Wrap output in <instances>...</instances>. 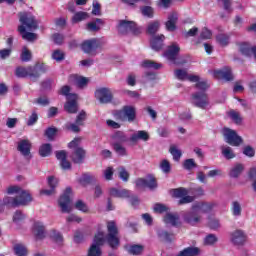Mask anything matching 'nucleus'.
Instances as JSON below:
<instances>
[{
    "label": "nucleus",
    "mask_w": 256,
    "mask_h": 256,
    "mask_svg": "<svg viewBox=\"0 0 256 256\" xmlns=\"http://www.w3.org/2000/svg\"><path fill=\"white\" fill-rule=\"evenodd\" d=\"M79 145H81V137L74 138L68 144V149H73L70 158L76 165H81V163L85 161V157L87 155V151L83 149V147H80Z\"/></svg>",
    "instance_id": "obj_1"
},
{
    "label": "nucleus",
    "mask_w": 256,
    "mask_h": 256,
    "mask_svg": "<svg viewBox=\"0 0 256 256\" xmlns=\"http://www.w3.org/2000/svg\"><path fill=\"white\" fill-rule=\"evenodd\" d=\"M113 116L116 121L133 123L137 119V108L135 106L125 105L122 109L114 111Z\"/></svg>",
    "instance_id": "obj_2"
},
{
    "label": "nucleus",
    "mask_w": 256,
    "mask_h": 256,
    "mask_svg": "<svg viewBox=\"0 0 256 256\" xmlns=\"http://www.w3.org/2000/svg\"><path fill=\"white\" fill-rule=\"evenodd\" d=\"M107 231V245L111 249H119V245H121V239L119 238V228H117V224L115 223V221L107 222Z\"/></svg>",
    "instance_id": "obj_3"
},
{
    "label": "nucleus",
    "mask_w": 256,
    "mask_h": 256,
    "mask_svg": "<svg viewBox=\"0 0 256 256\" xmlns=\"http://www.w3.org/2000/svg\"><path fill=\"white\" fill-rule=\"evenodd\" d=\"M33 201L31 194L27 191H22L19 196L12 198V197H5L3 199L4 207H19L21 205H29Z\"/></svg>",
    "instance_id": "obj_4"
},
{
    "label": "nucleus",
    "mask_w": 256,
    "mask_h": 256,
    "mask_svg": "<svg viewBox=\"0 0 256 256\" xmlns=\"http://www.w3.org/2000/svg\"><path fill=\"white\" fill-rule=\"evenodd\" d=\"M19 22L21 23L19 27H24L28 31H37L39 29V21L29 12H20Z\"/></svg>",
    "instance_id": "obj_5"
},
{
    "label": "nucleus",
    "mask_w": 256,
    "mask_h": 256,
    "mask_svg": "<svg viewBox=\"0 0 256 256\" xmlns=\"http://www.w3.org/2000/svg\"><path fill=\"white\" fill-rule=\"evenodd\" d=\"M117 29L121 35H127V33L140 35L141 33V28L137 26V23L129 20H120Z\"/></svg>",
    "instance_id": "obj_6"
},
{
    "label": "nucleus",
    "mask_w": 256,
    "mask_h": 256,
    "mask_svg": "<svg viewBox=\"0 0 256 256\" xmlns=\"http://www.w3.org/2000/svg\"><path fill=\"white\" fill-rule=\"evenodd\" d=\"M181 53V47L177 42L172 43L169 45L164 52V57L171 61V63H174V65H185L186 61L183 62H177V56Z\"/></svg>",
    "instance_id": "obj_7"
},
{
    "label": "nucleus",
    "mask_w": 256,
    "mask_h": 256,
    "mask_svg": "<svg viewBox=\"0 0 256 256\" xmlns=\"http://www.w3.org/2000/svg\"><path fill=\"white\" fill-rule=\"evenodd\" d=\"M223 136L226 143H228V145H231L232 147H240V145H243V138L239 136V134H237V131L233 129L224 128Z\"/></svg>",
    "instance_id": "obj_8"
},
{
    "label": "nucleus",
    "mask_w": 256,
    "mask_h": 256,
    "mask_svg": "<svg viewBox=\"0 0 256 256\" xmlns=\"http://www.w3.org/2000/svg\"><path fill=\"white\" fill-rule=\"evenodd\" d=\"M136 189L148 188L150 191L157 189V178L153 174H148L146 178H138L135 180Z\"/></svg>",
    "instance_id": "obj_9"
},
{
    "label": "nucleus",
    "mask_w": 256,
    "mask_h": 256,
    "mask_svg": "<svg viewBox=\"0 0 256 256\" xmlns=\"http://www.w3.org/2000/svg\"><path fill=\"white\" fill-rule=\"evenodd\" d=\"M81 49L87 55H91L92 57H95V55H97V49H101V41L95 38L86 40L82 42Z\"/></svg>",
    "instance_id": "obj_10"
},
{
    "label": "nucleus",
    "mask_w": 256,
    "mask_h": 256,
    "mask_svg": "<svg viewBox=\"0 0 256 256\" xmlns=\"http://www.w3.org/2000/svg\"><path fill=\"white\" fill-rule=\"evenodd\" d=\"M49 67L45 63H36L34 66H28V77L37 81L41 75L47 73Z\"/></svg>",
    "instance_id": "obj_11"
},
{
    "label": "nucleus",
    "mask_w": 256,
    "mask_h": 256,
    "mask_svg": "<svg viewBox=\"0 0 256 256\" xmlns=\"http://www.w3.org/2000/svg\"><path fill=\"white\" fill-rule=\"evenodd\" d=\"M71 187H67L64 190L63 195L60 196L58 200L59 207L62 211V213H71Z\"/></svg>",
    "instance_id": "obj_12"
},
{
    "label": "nucleus",
    "mask_w": 256,
    "mask_h": 256,
    "mask_svg": "<svg viewBox=\"0 0 256 256\" xmlns=\"http://www.w3.org/2000/svg\"><path fill=\"white\" fill-rule=\"evenodd\" d=\"M94 95L101 105H107L113 101V92L109 88H99L95 91Z\"/></svg>",
    "instance_id": "obj_13"
},
{
    "label": "nucleus",
    "mask_w": 256,
    "mask_h": 256,
    "mask_svg": "<svg viewBox=\"0 0 256 256\" xmlns=\"http://www.w3.org/2000/svg\"><path fill=\"white\" fill-rule=\"evenodd\" d=\"M193 105L198 109H207L209 107V96L205 92H196L192 94Z\"/></svg>",
    "instance_id": "obj_14"
},
{
    "label": "nucleus",
    "mask_w": 256,
    "mask_h": 256,
    "mask_svg": "<svg viewBox=\"0 0 256 256\" xmlns=\"http://www.w3.org/2000/svg\"><path fill=\"white\" fill-rule=\"evenodd\" d=\"M214 77L215 79H221L222 81L231 82L235 77L233 76V70H231V67L225 66L222 69L215 70L214 71Z\"/></svg>",
    "instance_id": "obj_15"
},
{
    "label": "nucleus",
    "mask_w": 256,
    "mask_h": 256,
    "mask_svg": "<svg viewBox=\"0 0 256 256\" xmlns=\"http://www.w3.org/2000/svg\"><path fill=\"white\" fill-rule=\"evenodd\" d=\"M215 207L217 204L214 202H195L192 204V211H198V214L211 213Z\"/></svg>",
    "instance_id": "obj_16"
},
{
    "label": "nucleus",
    "mask_w": 256,
    "mask_h": 256,
    "mask_svg": "<svg viewBox=\"0 0 256 256\" xmlns=\"http://www.w3.org/2000/svg\"><path fill=\"white\" fill-rule=\"evenodd\" d=\"M64 110L70 115H75L79 111V104L77 103V94H71V98H68L64 104Z\"/></svg>",
    "instance_id": "obj_17"
},
{
    "label": "nucleus",
    "mask_w": 256,
    "mask_h": 256,
    "mask_svg": "<svg viewBox=\"0 0 256 256\" xmlns=\"http://www.w3.org/2000/svg\"><path fill=\"white\" fill-rule=\"evenodd\" d=\"M68 82L72 85H76L78 89H85L89 85V78L79 76L77 74H71L68 78Z\"/></svg>",
    "instance_id": "obj_18"
},
{
    "label": "nucleus",
    "mask_w": 256,
    "mask_h": 256,
    "mask_svg": "<svg viewBox=\"0 0 256 256\" xmlns=\"http://www.w3.org/2000/svg\"><path fill=\"white\" fill-rule=\"evenodd\" d=\"M184 221L185 223H188V225L195 226L197 223L201 222V215H199L197 210H193L192 206L191 211L184 214Z\"/></svg>",
    "instance_id": "obj_19"
},
{
    "label": "nucleus",
    "mask_w": 256,
    "mask_h": 256,
    "mask_svg": "<svg viewBox=\"0 0 256 256\" xmlns=\"http://www.w3.org/2000/svg\"><path fill=\"white\" fill-rule=\"evenodd\" d=\"M56 159L60 161V167L64 170L67 171L71 169V162L67 160V151L65 150H59L55 152Z\"/></svg>",
    "instance_id": "obj_20"
},
{
    "label": "nucleus",
    "mask_w": 256,
    "mask_h": 256,
    "mask_svg": "<svg viewBox=\"0 0 256 256\" xmlns=\"http://www.w3.org/2000/svg\"><path fill=\"white\" fill-rule=\"evenodd\" d=\"M149 139V132L145 130H139L137 133L131 135L130 143H132V145H137L139 141H149Z\"/></svg>",
    "instance_id": "obj_21"
},
{
    "label": "nucleus",
    "mask_w": 256,
    "mask_h": 256,
    "mask_svg": "<svg viewBox=\"0 0 256 256\" xmlns=\"http://www.w3.org/2000/svg\"><path fill=\"white\" fill-rule=\"evenodd\" d=\"M231 241L234 245H243L247 241V235L243 230H235L231 234Z\"/></svg>",
    "instance_id": "obj_22"
},
{
    "label": "nucleus",
    "mask_w": 256,
    "mask_h": 256,
    "mask_svg": "<svg viewBox=\"0 0 256 256\" xmlns=\"http://www.w3.org/2000/svg\"><path fill=\"white\" fill-rule=\"evenodd\" d=\"M18 151L23 155L24 157H29L31 155V141L28 139H23L18 142L17 146Z\"/></svg>",
    "instance_id": "obj_23"
},
{
    "label": "nucleus",
    "mask_w": 256,
    "mask_h": 256,
    "mask_svg": "<svg viewBox=\"0 0 256 256\" xmlns=\"http://www.w3.org/2000/svg\"><path fill=\"white\" fill-rule=\"evenodd\" d=\"M163 221L166 225H172V227H181V219L179 214L166 213Z\"/></svg>",
    "instance_id": "obj_24"
},
{
    "label": "nucleus",
    "mask_w": 256,
    "mask_h": 256,
    "mask_svg": "<svg viewBox=\"0 0 256 256\" xmlns=\"http://www.w3.org/2000/svg\"><path fill=\"white\" fill-rule=\"evenodd\" d=\"M18 32L20 33L22 39L24 41H28L29 43H33L39 38L37 33L27 32L24 26H18Z\"/></svg>",
    "instance_id": "obj_25"
},
{
    "label": "nucleus",
    "mask_w": 256,
    "mask_h": 256,
    "mask_svg": "<svg viewBox=\"0 0 256 256\" xmlns=\"http://www.w3.org/2000/svg\"><path fill=\"white\" fill-rule=\"evenodd\" d=\"M164 41H165V35L160 34V35L154 36L150 41L151 48L154 51H161V49H163L165 45Z\"/></svg>",
    "instance_id": "obj_26"
},
{
    "label": "nucleus",
    "mask_w": 256,
    "mask_h": 256,
    "mask_svg": "<svg viewBox=\"0 0 256 256\" xmlns=\"http://www.w3.org/2000/svg\"><path fill=\"white\" fill-rule=\"evenodd\" d=\"M177 21H179L177 14L176 13L170 14L168 16V20L165 22L166 31H169L170 33H173V31H177Z\"/></svg>",
    "instance_id": "obj_27"
},
{
    "label": "nucleus",
    "mask_w": 256,
    "mask_h": 256,
    "mask_svg": "<svg viewBox=\"0 0 256 256\" xmlns=\"http://www.w3.org/2000/svg\"><path fill=\"white\" fill-rule=\"evenodd\" d=\"M109 194L111 197H116L118 199H129L131 197V191L127 189L110 188Z\"/></svg>",
    "instance_id": "obj_28"
},
{
    "label": "nucleus",
    "mask_w": 256,
    "mask_h": 256,
    "mask_svg": "<svg viewBox=\"0 0 256 256\" xmlns=\"http://www.w3.org/2000/svg\"><path fill=\"white\" fill-rule=\"evenodd\" d=\"M240 52L242 55H245V57H251V55H253L256 61V46L251 47L249 44L243 43L240 45Z\"/></svg>",
    "instance_id": "obj_29"
},
{
    "label": "nucleus",
    "mask_w": 256,
    "mask_h": 256,
    "mask_svg": "<svg viewBox=\"0 0 256 256\" xmlns=\"http://www.w3.org/2000/svg\"><path fill=\"white\" fill-rule=\"evenodd\" d=\"M34 235L36 241H41L45 237V226L41 222L34 223Z\"/></svg>",
    "instance_id": "obj_30"
},
{
    "label": "nucleus",
    "mask_w": 256,
    "mask_h": 256,
    "mask_svg": "<svg viewBox=\"0 0 256 256\" xmlns=\"http://www.w3.org/2000/svg\"><path fill=\"white\" fill-rule=\"evenodd\" d=\"M48 185L50 187L49 190H43L42 193L44 195H54L55 189L57 188V185H59V180L55 178V176H49L48 177Z\"/></svg>",
    "instance_id": "obj_31"
},
{
    "label": "nucleus",
    "mask_w": 256,
    "mask_h": 256,
    "mask_svg": "<svg viewBox=\"0 0 256 256\" xmlns=\"http://www.w3.org/2000/svg\"><path fill=\"white\" fill-rule=\"evenodd\" d=\"M159 29H161V22H159V20H154L148 23L146 33L148 35H155Z\"/></svg>",
    "instance_id": "obj_32"
},
{
    "label": "nucleus",
    "mask_w": 256,
    "mask_h": 256,
    "mask_svg": "<svg viewBox=\"0 0 256 256\" xmlns=\"http://www.w3.org/2000/svg\"><path fill=\"white\" fill-rule=\"evenodd\" d=\"M93 241L94 243L92 245H96V247H103V245H105V242L107 241L105 232L98 230L97 233L94 235Z\"/></svg>",
    "instance_id": "obj_33"
},
{
    "label": "nucleus",
    "mask_w": 256,
    "mask_h": 256,
    "mask_svg": "<svg viewBox=\"0 0 256 256\" xmlns=\"http://www.w3.org/2000/svg\"><path fill=\"white\" fill-rule=\"evenodd\" d=\"M127 251L129 255H134V256L142 255L143 252L145 251V246L141 244H133L127 248Z\"/></svg>",
    "instance_id": "obj_34"
},
{
    "label": "nucleus",
    "mask_w": 256,
    "mask_h": 256,
    "mask_svg": "<svg viewBox=\"0 0 256 256\" xmlns=\"http://www.w3.org/2000/svg\"><path fill=\"white\" fill-rule=\"evenodd\" d=\"M38 153L40 157H50V155L53 153V146L49 143L42 144L39 147Z\"/></svg>",
    "instance_id": "obj_35"
},
{
    "label": "nucleus",
    "mask_w": 256,
    "mask_h": 256,
    "mask_svg": "<svg viewBox=\"0 0 256 256\" xmlns=\"http://www.w3.org/2000/svg\"><path fill=\"white\" fill-rule=\"evenodd\" d=\"M243 171H245V166L241 163H237L234 165V167L231 168L229 176L233 179H237V177H239Z\"/></svg>",
    "instance_id": "obj_36"
},
{
    "label": "nucleus",
    "mask_w": 256,
    "mask_h": 256,
    "mask_svg": "<svg viewBox=\"0 0 256 256\" xmlns=\"http://www.w3.org/2000/svg\"><path fill=\"white\" fill-rule=\"evenodd\" d=\"M157 235L159 239H162V241H165L166 243H173V240L175 239V234L169 233L165 230H159Z\"/></svg>",
    "instance_id": "obj_37"
},
{
    "label": "nucleus",
    "mask_w": 256,
    "mask_h": 256,
    "mask_svg": "<svg viewBox=\"0 0 256 256\" xmlns=\"http://www.w3.org/2000/svg\"><path fill=\"white\" fill-rule=\"evenodd\" d=\"M112 148L114 152L119 156V157H127V148L125 146L121 145L119 142H114L112 144Z\"/></svg>",
    "instance_id": "obj_38"
},
{
    "label": "nucleus",
    "mask_w": 256,
    "mask_h": 256,
    "mask_svg": "<svg viewBox=\"0 0 256 256\" xmlns=\"http://www.w3.org/2000/svg\"><path fill=\"white\" fill-rule=\"evenodd\" d=\"M112 139H114V141H118V143H127V141H130V138L127 137V134H125V132L121 131V130H117L113 136Z\"/></svg>",
    "instance_id": "obj_39"
},
{
    "label": "nucleus",
    "mask_w": 256,
    "mask_h": 256,
    "mask_svg": "<svg viewBox=\"0 0 256 256\" xmlns=\"http://www.w3.org/2000/svg\"><path fill=\"white\" fill-rule=\"evenodd\" d=\"M20 59L22 63H29L31 59H33V54L31 53V50L27 46H23L22 52L20 54Z\"/></svg>",
    "instance_id": "obj_40"
},
{
    "label": "nucleus",
    "mask_w": 256,
    "mask_h": 256,
    "mask_svg": "<svg viewBox=\"0 0 256 256\" xmlns=\"http://www.w3.org/2000/svg\"><path fill=\"white\" fill-rule=\"evenodd\" d=\"M230 39L231 36H229V34L219 33L216 35V42L219 43L221 47H227V45H229Z\"/></svg>",
    "instance_id": "obj_41"
},
{
    "label": "nucleus",
    "mask_w": 256,
    "mask_h": 256,
    "mask_svg": "<svg viewBox=\"0 0 256 256\" xmlns=\"http://www.w3.org/2000/svg\"><path fill=\"white\" fill-rule=\"evenodd\" d=\"M221 153L223 157H225L228 161L231 159H235L236 157L235 152H233V149L229 146H222Z\"/></svg>",
    "instance_id": "obj_42"
},
{
    "label": "nucleus",
    "mask_w": 256,
    "mask_h": 256,
    "mask_svg": "<svg viewBox=\"0 0 256 256\" xmlns=\"http://www.w3.org/2000/svg\"><path fill=\"white\" fill-rule=\"evenodd\" d=\"M15 75L18 79L29 77V67L18 66L15 70Z\"/></svg>",
    "instance_id": "obj_43"
},
{
    "label": "nucleus",
    "mask_w": 256,
    "mask_h": 256,
    "mask_svg": "<svg viewBox=\"0 0 256 256\" xmlns=\"http://www.w3.org/2000/svg\"><path fill=\"white\" fill-rule=\"evenodd\" d=\"M141 14L148 19H153L155 17V9L151 6H142L140 8Z\"/></svg>",
    "instance_id": "obj_44"
},
{
    "label": "nucleus",
    "mask_w": 256,
    "mask_h": 256,
    "mask_svg": "<svg viewBox=\"0 0 256 256\" xmlns=\"http://www.w3.org/2000/svg\"><path fill=\"white\" fill-rule=\"evenodd\" d=\"M124 5H128V7H137V3H144V5H150V0H120Z\"/></svg>",
    "instance_id": "obj_45"
},
{
    "label": "nucleus",
    "mask_w": 256,
    "mask_h": 256,
    "mask_svg": "<svg viewBox=\"0 0 256 256\" xmlns=\"http://www.w3.org/2000/svg\"><path fill=\"white\" fill-rule=\"evenodd\" d=\"M169 153L172 155L174 161H180L183 153L177 148V146H170Z\"/></svg>",
    "instance_id": "obj_46"
},
{
    "label": "nucleus",
    "mask_w": 256,
    "mask_h": 256,
    "mask_svg": "<svg viewBox=\"0 0 256 256\" xmlns=\"http://www.w3.org/2000/svg\"><path fill=\"white\" fill-rule=\"evenodd\" d=\"M142 67H144V69H161V67H163L161 64L152 61V60H144L142 62Z\"/></svg>",
    "instance_id": "obj_47"
},
{
    "label": "nucleus",
    "mask_w": 256,
    "mask_h": 256,
    "mask_svg": "<svg viewBox=\"0 0 256 256\" xmlns=\"http://www.w3.org/2000/svg\"><path fill=\"white\" fill-rule=\"evenodd\" d=\"M231 211L234 217H241L243 208H241V204L239 203V201L232 202Z\"/></svg>",
    "instance_id": "obj_48"
},
{
    "label": "nucleus",
    "mask_w": 256,
    "mask_h": 256,
    "mask_svg": "<svg viewBox=\"0 0 256 256\" xmlns=\"http://www.w3.org/2000/svg\"><path fill=\"white\" fill-rule=\"evenodd\" d=\"M14 253L17 256H27V247L23 244H15L14 247Z\"/></svg>",
    "instance_id": "obj_49"
},
{
    "label": "nucleus",
    "mask_w": 256,
    "mask_h": 256,
    "mask_svg": "<svg viewBox=\"0 0 256 256\" xmlns=\"http://www.w3.org/2000/svg\"><path fill=\"white\" fill-rule=\"evenodd\" d=\"M52 59L56 61L57 63H61V61H65V52L60 49H56L52 53Z\"/></svg>",
    "instance_id": "obj_50"
},
{
    "label": "nucleus",
    "mask_w": 256,
    "mask_h": 256,
    "mask_svg": "<svg viewBox=\"0 0 256 256\" xmlns=\"http://www.w3.org/2000/svg\"><path fill=\"white\" fill-rule=\"evenodd\" d=\"M118 177L121 181L127 183V181H129L130 174L125 167L121 166L118 168Z\"/></svg>",
    "instance_id": "obj_51"
},
{
    "label": "nucleus",
    "mask_w": 256,
    "mask_h": 256,
    "mask_svg": "<svg viewBox=\"0 0 256 256\" xmlns=\"http://www.w3.org/2000/svg\"><path fill=\"white\" fill-rule=\"evenodd\" d=\"M89 17V14L87 12H77L72 17V23H79L80 21H85Z\"/></svg>",
    "instance_id": "obj_52"
},
{
    "label": "nucleus",
    "mask_w": 256,
    "mask_h": 256,
    "mask_svg": "<svg viewBox=\"0 0 256 256\" xmlns=\"http://www.w3.org/2000/svg\"><path fill=\"white\" fill-rule=\"evenodd\" d=\"M230 119L233 120V122L236 124V125H241V123L243 122V118H241V115L239 114V112L235 111V110H231L229 113H228Z\"/></svg>",
    "instance_id": "obj_53"
},
{
    "label": "nucleus",
    "mask_w": 256,
    "mask_h": 256,
    "mask_svg": "<svg viewBox=\"0 0 256 256\" xmlns=\"http://www.w3.org/2000/svg\"><path fill=\"white\" fill-rule=\"evenodd\" d=\"M87 120V112L85 110H81L80 113L76 116L75 123L76 125H80L83 127L85 125V121Z\"/></svg>",
    "instance_id": "obj_54"
},
{
    "label": "nucleus",
    "mask_w": 256,
    "mask_h": 256,
    "mask_svg": "<svg viewBox=\"0 0 256 256\" xmlns=\"http://www.w3.org/2000/svg\"><path fill=\"white\" fill-rule=\"evenodd\" d=\"M59 130L56 127H48L45 132L44 135L45 137H47L49 139V141H53V139H55V135H57V132Z\"/></svg>",
    "instance_id": "obj_55"
},
{
    "label": "nucleus",
    "mask_w": 256,
    "mask_h": 256,
    "mask_svg": "<svg viewBox=\"0 0 256 256\" xmlns=\"http://www.w3.org/2000/svg\"><path fill=\"white\" fill-rule=\"evenodd\" d=\"M101 247L92 244L90 248L88 249L87 256H101L102 255Z\"/></svg>",
    "instance_id": "obj_56"
},
{
    "label": "nucleus",
    "mask_w": 256,
    "mask_h": 256,
    "mask_svg": "<svg viewBox=\"0 0 256 256\" xmlns=\"http://www.w3.org/2000/svg\"><path fill=\"white\" fill-rule=\"evenodd\" d=\"M160 169L166 175H169V173H171V162H169V160H167V159L162 160L160 162Z\"/></svg>",
    "instance_id": "obj_57"
},
{
    "label": "nucleus",
    "mask_w": 256,
    "mask_h": 256,
    "mask_svg": "<svg viewBox=\"0 0 256 256\" xmlns=\"http://www.w3.org/2000/svg\"><path fill=\"white\" fill-rule=\"evenodd\" d=\"M81 185H91V183H95V176L84 174L80 178Z\"/></svg>",
    "instance_id": "obj_58"
},
{
    "label": "nucleus",
    "mask_w": 256,
    "mask_h": 256,
    "mask_svg": "<svg viewBox=\"0 0 256 256\" xmlns=\"http://www.w3.org/2000/svg\"><path fill=\"white\" fill-rule=\"evenodd\" d=\"M75 209L82 211V213H89V206L83 200H78L75 203Z\"/></svg>",
    "instance_id": "obj_59"
},
{
    "label": "nucleus",
    "mask_w": 256,
    "mask_h": 256,
    "mask_svg": "<svg viewBox=\"0 0 256 256\" xmlns=\"http://www.w3.org/2000/svg\"><path fill=\"white\" fill-rule=\"evenodd\" d=\"M174 73L176 78L179 79V81H185L189 77V74L185 69H177L175 70Z\"/></svg>",
    "instance_id": "obj_60"
},
{
    "label": "nucleus",
    "mask_w": 256,
    "mask_h": 256,
    "mask_svg": "<svg viewBox=\"0 0 256 256\" xmlns=\"http://www.w3.org/2000/svg\"><path fill=\"white\" fill-rule=\"evenodd\" d=\"M173 193V197H175L176 199H181L182 197H185V195H187V189L185 188H176L172 190Z\"/></svg>",
    "instance_id": "obj_61"
},
{
    "label": "nucleus",
    "mask_w": 256,
    "mask_h": 256,
    "mask_svg": "<svg viewBox=\"0 0 256 256\" xmlns=\"http://www.w3.org/2000/svg\"><path fill=\"white\" fill-rule=\"evenodd\" d=\"M217 241H219V238H217V236L215 234H208L204 238V245H215V243H217Z\"/></svg>",
    "instance_id": "obj_62"
},
{
    "label": "nucleus",
    "mask_w": 256,
    "mask_h": 256,
    "mask_svg": "<svg viewBox=\"0 0 256 256\" xmlns=\"http://www.w3.org/2000/svg\"><path fill=\"white\" fill-rule=\"evenodd\" d=\"M183 167L186 171H191V169H195V167H197V163H195L193 158L186 159L183 163Z\"/></svg>",
    "instance_id": "obj_63"
},
{
    "label": "nucleus",
    "mask_w": 256,
    "mask_h": 256,
    "mask_svg": "<svg viewBox=\"0 0 256 256\" xmlns=\"http://www.w3.org/2000/svg\"><path fill=\"white\" fill-rule=\"evenodd\" d=\"M243 155H245L246 157H253L255 155V148L247 145L243 148Z\"/></svg>",
    "instance_id": "obj_64"
}]
</instances>
